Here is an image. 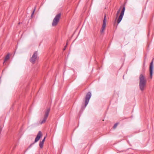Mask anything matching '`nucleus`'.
Segmentation results:
<instances>
[{
  "instance_id": "3",
  "label": "nucleus",
  "mask_w": 154,
  "mask_h": 154,
  "mask_svg": "<svg viewBox=\"0 0 154 154\" xmlns=\"http://www.w3.org/2000/svg\"><path fill=\"white\" fill-rule=\"evenodd\" d=\"M50 111V109L49 108H47L45 110L43 119L40 122L41 124H42L46 122L47 118L48 116Z\"/></svg>"
},
{
  "instance_id": "2",
  "label": "nucleus",
  "mask_w": 154,
  "mask_h": 154,
  "mask_svg": "<svg viewBox=\"0 0 154 154\" xmlns=\"http://www.w3.org/2000/svg\"><path fill=\"white\" fill-rule=\"evenodd\" d=\"M60 17L61 14L60 13L58 14L55 16L52 23V26H55L57 25L59 21Z\"/></svg>"
},
{
  "instance_id": "17",
  "label": "nucleus",
  "mask_w": 154,
  "mask_h": 154,
  "mask_svg": "<svg viewBox=\"0 0 154 154\" xmlns=\"http://www.w3.org/2000/svg\"><path fill=\"white\" fill-rule=\"evenodd\" d=\"M18 24H20V23H18Z\"/></svg>"
},
{
  "instance_id": "9",
  "label": "nucleus",
  "mask_w": 154,
  "mask_h": 154,
  "mask_svg": "<svg viewBox=\"0 0 154 154\" xmlns=\"http://www.w3.org/2000/svg\"><path fill=\"white\" fill-rule=\"evenodd\" d=\"M153 69V61L151 62L149 66V72L150 74V78L152 79V72Z\"/></svg>"
},
{
  "instance_id": "15",
  "label": "nucleus",
  "mask_w": 154,
  "mask_h": 154,
  "mask_svg": "<svg viewBox=\"0 0 154 154\" xmlns=\"http://www.w3.org/2000/svg\"><path fill=\"white\" fill-rule=\"evenodd\" d=\"M35 10V8L33 12H32V15H31V17H32V16H33V15L34 13V11Z\"/></svg>"
},
{
  "instance_id": "14",
  "label": "nucleus",
  "mask_w": 154,
  "mask_h": 154,
  "mask_svg": "<svg viewBox=\"0 0 154 154\" xmlns=\"http://www.w3.org/2000/svg\"><path fill=\"white\" fill-rule=\"evenodd\" d=\"M46 138V137H44V138L41 141H42L44 143Z\"/></svg>"
},
{
  "instance_id": "1",
  "label": "nucleus",
  "mask_w": 154,
  "mask_h": 154,
  "mask_svg": "<svg viewBox=\"0 0 154 154\" xmlns=\"http://www.w3.org/2000/svg\"><path fill=\"white\" fill-rule=\"evenodd\" d=\"M146 80L145 77L142 74L139 76V87L140 90L143 91L144 90L146 86Z\"/></svg>"
},
{
  "instance_id": "8",
  "label": "nucleus",
  "mask_w": 154,
  "mask_h": 154,
  "mask_svg": "<svg viewBox=\"0 0 154 154\" xmlns=\"http://www.w3.org/2000/svg\"><path fill=\"white\" fill-rule=\"evenodd\" d=\"M106 16L105 15L104 17V19L103 21V24L102 26V27L100 30L101 33H103V32L104 31L105 29V27L106 26Z\"/></svg>"
},
{
  "instance_id": "6",
  "label": "nucleus",
  "mask_w": 154,
  "mask_h": 154,
  "mask_svg": "<svg viewBox=\"0 0 154 154\" xmlns=\"http://www.w3.org/2000/svg\"><path fill=\"white\" fill-rule=\"evenodd\" d=\"M125 7L124 6L122 9V10L121 11L120 15L119 16V18L118 19V20H117V23L118 24L119 23L121 22V20H122V17L123 16L124 14V13L125 12Z\"/></svg>"
},
{
  "instance_id": "16",
  "label": "nucleus",
  "mask_w": 154,
  "mask_h": 154,
  "mask_svg": "<svg viewBox=\"0 0 154 154\" xmlns=\"http://www.w3.org/2000/svg\"><path fill=\"white\" fill-rule=\"evenodd\" d=\"M67 44V43L66 45L65 46L64 48H63V50H65L66 48V47Z\"/></svg>"
},
{
  "instance_id": "7",
  "label": "nucleus",
  "mask_w": 154,
  "mask_h": 154,
  "mask_svg": "<svg viewBox=\"0 0 154 154\" xmlns=\"http://www.w3.org/2000/svg\"><path fill=\"white\" fill-rule=\"evenodd\" d=\"M37 58V52H35L32 57L30 59V61L32 63L34 64L35 63V62Z\"/></svg>"
},
{
  "instance_id": "11",
  "label": "nucleus",
  "mask_w": 154,
  "mask_h": 154,
  "mask_svg": "<svg viewBox=\"0 0 154 154\" xmlns=\"http://www.w3.org/2000/svg\"><path fill=\"white\" fill-rule=\"evenodd\" d=\"M9 58V54H7L6 56L5 57V61H4V62L7 61V60H8Z\"/></svg>"
},
{
  "instance_id": "13",
  "label": "nucleus",
  "mask_w": 154,
  "mask_h": 154,
  "mask_svg": "<svg viewBox=\"0 0 154 154\" xmlns=\"http://www.w3.org/2000/svg\"><path fill=\"white\" fill-rule=\"evenodd\" d=\"M118 125V123H116V124L114 125V126H113V128H116V127H117V125Z\"/></svg>"
},
{
  "instance_id": "10",
  "label": "nucleus",
  "mask_w": 154,
  "mask_h": 154,
  "mask_svg": "<svg viewBox=\"0 0 154 154\" xmlns=\"http://www.w3.org/2000/svg\"><path fill=\"white\" fill-rule=\"evenodd\" d=\"M44 144V143L42 142L41 141L39 143V146L41 148H43V145Z\"/></svg>"
},
{
  "instance_id": "5",
  "label": "nucleus",
  "mask_w": 154,
  "mask_h": 154,
  "mask_svg": "<svg viewBox=\"0 0 154 154\" xmlns=\"http://www.w3.org/2000/svg\"><path fill=\"white\" fill-rule=\"evenodd\" d=\"M42 136V132H41V131H39L35 139L34 142L32 143L29 146V147H31L35 143L38 141L39 140L40 138Z\"/></svg>"
},
{
  "instance_id": "4",
  "label": "nucleus",
  "mask_w": 154,
  "mask_h": 154,
  "mask_svg": "<svg viewBox=\"0 0 154 154\" xmlns=\"http://www.w3.org/2000/svg\"><path fill=\"white\" fill-rule=\"evenodd\" d=\"M91 96V94L90 92H88L85 98V105L84 107V108L86 107L88 104Z\"/></svg>"
},
{
  "instance_id": "12",
  "label": "nucleus",
  "mask_w": 154,
  "mask_h": 154,
  "mask_svg": "<svg viewBox=\"0 0 154 154\" xmlns=\"http://www.w3.org/2000/svg\"><path fill=\"white\" fill-rule=\"evenodd\" d=\"M120 9H119L117 11V13L116 14V18L118 17L119 14L120 12Z\"/></svg>"
}]
</instances>
